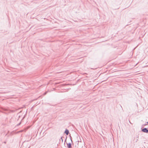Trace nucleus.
<instances>
[{
	"instance_id": "nucleus-1",
	"label": "nucleus",
	"mask_w": 148,
	"mask_h": 148,
	"mask_svg": "<svg viewBox=\"0 0 148 148\" xmlns=\"http://www.w3.org/2000/svg\"><path fill=\"white\" fill-rule=\"evenodd\" d=\"M141 131L144 133L148 134V129L146 128H144L142 129Z\"/></svg>"
},
{
	"instance_id": "nucleus-2",
	"label": "nucleus",
	"mask_w": 148,
	"mask_h": 148,
	"mask_svg": "<svg viewBox=\"0 0 148 148\" xmlns=\"http://www.w3.org/2000/svg\"><path fill=\"white\" fill-rule=\"evenodd\" d=\"M64 133L66 134V135H68L69 133V130L66 129L64 132Z\"/></svg>"
},
{
	"instance_id": "nucleus-3",
	"label": "nucleus",
	"mask_w": 148,
	"mask_h": 148,
	"mask_svg": "<svg viewBox=\"0 0 148 148\" xmlns=\"http://www.w3.org/2000/svg\"><path fill=\"white\" fill-rule=\"evenodd\" d=\"M67 145V147L68 148H71L72 147L71 144V143H66Z\"/></svg>"
},
{
	"instance_id": "nucleus-4",
	"label": "nucleus",
	"mask_w": 148,
	"mask_h": 148,
	"mask_svg": "<svg viewBox=\"0 0 148 148\" xmlns=\"http://www.w3.org/2000/svg\"><path fill=\"white\" fill-rule=\"evenodd\" d=\"M69 137H70V139H71V143H73V141H72V137L70 135H69Z\"/></svg>"
},
{
	"instance_id": "nucleus-5",
	"label": "nucleus",
	"mask_w": 148,
	"mask_h": 148,
	"mask_svg": "<svg viewBox=\"0 0 148 148\" xmlns=\"http://www.w3.org/2000/svg\"><path fill=\"white\" fill-rule=\"evenodd\" d=\"M62 138H63V137L62 136L61 137V138H60V141L61 140H62V142L63 141V139H62Z\"/></svg>"
},
{
	"instance_id": "nucleus-6",
	"label": "nucleus",
	"mask_w": 148,
	"mask_h": 148,
	"mask_svg": "<svg viewBox=\"0 0 148 148\" xmlns=\"http://www.w3.org/2000/svg\"><path fill=\"white\" fill-rule=\"evenodd\" d=\"M2 109L3 110V111H7V110L6 109L2 108Z\"/></svg>"
},
{
	"instance_id": "nucleus-7",
	"label": "nucleus",
	"mask_w": 148,
	"mask_h": 148,
	"mask_svg": "<svg viewBox=\"0 0 148 148\" xmlns=\"http://www.w3.org/2000/svg\"><path fill=\"white\" fill-rule=\"evenodd\" d=\"M21 122H20V123H19L17 125V126H19L20 125V124H21Z\"/></svg>"
},
{
	"instance_id": "nucleus-8",
	"label": "nucleus",
	"mask_w": 148,
	"mask_h": 148,
	"mask_svg": "<svg viewBox=\"0 0 148 148\" xmlns=\"http://www.w3.org/2000/svg\"><path fill=\"white\" fill-rule=\"evenodd\" d=\"M26 115V114H25V115H24V116L23 117V119H24V118H25V116Z\"/></svg>"
},
{
	"instance_id": "nucleus-9",
	"label": "nucleus",
	"mask_w": 148,
	"mask_h": 148,
	"mask_svg": "<svg viewBox=\"0 0 148 148\" xmlns=\"http://www.w3.org/2000/svg\"><path fill=\"white\" fill-rule=\"evenodd\" d=\"M6 141H4L3 142V143H5V144H6Z\"/></svg>"
},
{
	"instance_id": "nucleus-10",
	"label": "nucleus",
	"mask_w": 148,
	"mask_h": 148,
	"mask_svg": "<svg viewBox=\"0 0 148 148\" xmlns=\"http://www.w3.org/2000/svg\"><path fill=\"white\" fill-rule=\"evenodd\" d=\"M147 125V124H144V125H143V126H145V125Z\"/></svg>"
},
{
	"instance_id": "nucleus-11",
	"label": "nucleus",
	"mask_w": 148,
	"mask_h": 148,
	"mask_svg": "<svg viewBox=\"0 0 148 148\" xmlns=\"http://www.w3.org/2000/svg\"><path fill=\"white\" fill-rule=\"evenodd\" d=\"M0 112H3L4 113V112H2V111L0 110Z\"/></svg>"
},
{
	"instance_id": "nucleus-12",
	"label": "nucleus",
	"mask_w": 148,
	"mask_h": 148,
	"mask_svg": "<svg viewBox=\"0 0 148 148\" xmlns=\"http://www.w3.org/2000/svg\"><path fill=\"white\" fill-rule=\"evenodd\" d=\"M146 123L148 124V122H146Z\"/></svg>"
},
{
	"instance_id": "nucleus-13",
	"label": "nucleus",
	"mask_w": 148,
	"mask_h": 148,
	"mask_svg": "<svg viewBox=\"0 0 148 148\" xmlns=\"http://www.w3.org/2000/svg\"><path fill=\"white\" fill-rule=\"evenodd\" d=\"M66 138H67V136L66 137V139L65 140V141H66Z\"/></svg>"
},
{
	"instance_id": "nucleus-14",
	"label": "nucleus",
	"mask_w": 148,
	"mask_h": 148,
	"mask_svg": "<svg viewBox=\"0 0 148 148\" xmlns=\"http://www.w3.org/2000/svg\"><path fill=\"white\" fill-rule=\"evenodd\" d=\"M12 112H13L14 111H12Z\"/></svg>"
}]
</instances>
